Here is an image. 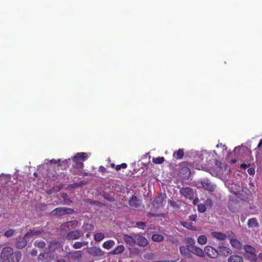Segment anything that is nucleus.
<instances>
[{
  "label": "nucleus",
  "instance_id": "nucleus-14",
  "mask_svg": "<svg viewBox=\"0 0 262 262\" xmlns=\"http://www.w3.org/2000/svg\"><path fill=\"white\" fill-rule=\"evenodd\" d=\"M29 237H25V235L20 238L17 242L15 244V247L18 249H22L27 245V238Z\"/></svg>",
  "mask_w": 262,
  "mask_h": 262
},
{
  "label": "nucleus",
  "instance_id": "nucleus-30",
  "mask_svg": "<svg viewBox=\"0 0 262 262\" xmlns=\"http://www.w3.org/2000/svg\"><path fill=\"white\" fill-rule=\"evenodd\" d=\"M165 159L163 157H158L157 158H153L152 161L154 163L157 164H161L164 162Z\"/></svg>",
  "mask_w": 262,
  "mask_h": 262
},
{
  "label": "nucleus",
  "instance_id": "nucleus-5",
  "mask_svg": "<svg viewBox=\"0 0 262 262\" xmlns=\"http://www.w3.org/2000/svg\"><path fill=\"white\" fill-rule=\"evenodd\" d=\"M74 164L72 166V168L70 169L71 173L73 175H79L82 172V170L84 167L83 162L76 161H73Z\"/></svg>",
  "mask_w": 262,
  "mask_h": 262
},
{
  "label": "nucleus",
  "instance_id": "nucleus-16",
  "mask_svg": "<svg viewBox=\"0 0 262 262\" xmlns=\"http://www.w3.org/2000/svg\"><path fill=\"white\" fill-rule=\"evenodd\" d=\"M88 158V155L85 152H78L72 157L73 161H79V160L84 161Z\"/></svg>",
  "mask_w": 262,
  "mask_h": 262
},
{
  "label": "nucleus",
  "instance_id": "nucleus-35",
  "mask_svg": "<svg viewBox=\"0 0 262 262\" xmlns=\"http://www.w3.org/2000/svg\"><path fill=\"white\" fill-rule=\"evenodd\" d=\"M14 232L15 231L13 229H9L5 232L4 235L7 237H10L14 234Z\"/></svg>",
  "mask_w": 262,
  "mask_h": 262
},
{
  "label": "nucleus",
  "instance_id": "nucleus-31",
  "mask_svg": "<svg viewBox=\"0 0 262 262\" xmlns=\"http://www.w3.org/2000/svg\"><path fill=\"white\" fill-rule=\"evenodd\" d=\"M207 237L205 235H200L198 238V242L201 245H204L207 242Z\"/></svg>",
  "mask_w": 262,
  "mask_h": 262
},
{
  "label": "nucleus",
  "instance_id": "nucleus-37",
  "mask_svg": "<svg viewBox=\"0 0 262 262\" xmlns=\"http://www.w3.org/2000/svg\"><path fill=\"white\" fill-rule=\"evenodd\" d=\"M127 168V164L125 163H122L120 165H117L115 167V169L116 171H119L121 168L125 169Z\"/></svg>",
  "mask_w": 262,
  "mask_h": 262
},
{
  "label": "nucleus",
  "instance_id": "nucleus-24",
  "mask_svg": "<svg viewBox=\"0 0 262 262\" xmlns=\"http://www.w3.org/2000/svg\"><path fill=\"white\" fill-rule=\"evenodd\" d=\"M115 245V242L113 240H108L103 243L102 246L104 249H110Z\"/></svg>",
  "mask_w": 262,
  "mask_h": 262
},
{
  "label": "nucleus",
  "instance_id": "nucleus-51",
  "mask_svg": "<svg viewBox=\"0 0 262 262\" xmlns=\"http://www.w3.org/2000/svg\"><path fill=\"white\" fill-rule=\"evenodd\" d=\"M147 215L148 216H158V214H155V213H150V212L147 213Z\"/></svg>",
  "mask_w": 262,
  "mask_h": 262
},
{
  "label": "nucleus",
  "instance_id": "nucleus-58",
  "mask_svg": "<svg viewBox=\"0 0 262 262\" xmlns=\"http://www.w3.org/2000/svg\"><path fill=\"white\" fill-rule=\"evenodd\" d=\"M32 254L36 255L37 253V251L36 250H33L32 252Z\"/></svg>",
  "mask_w": 262,
  "mask_h": 262
},
{
  "label": "nucleus",
  "instance_id": "nucleus-56",
  "mask_svg": "<svg viewBox=\"0 0 262 262\" xmlns=\"http://www.w3.org/2000/svg\"><path fill=\"white\" fill-rule=\"evenodd\" d=\"M111 167L112 168H115V167H116L115 164L114 163H111Z\"/></svg>",
  "mask_w": 262,
  "mask_h": 262
},
{
  "label": "nucleus",
  "instance_id": "nucleus-52",
  "mask_svg": "<svg viewBox=\"0 0 262 262\" xmlns=\"http://www.w3.org/2000/svg\"><path fill=\"white\" fill-rule=\"evenodd\" d=\"M262 146V139L260 140L259 143L257 145V148H260Z\"/></svg>",
  "mask_w": 262,
  "mask_h": 262
},
{
  "label": "nucleus",
  "instance_id": "nucleus-23",
  "mask_svg": "<svg viewBox=\"0 0 262 262\" xmlns=\"http://www.w3.org/2000/svg\"><path fill=\"white\" fill-rule=\"evenodd\" d=\"M184 156V150L183 149H179L177 151L173 152V157L174 158L179 160L181 159Z\"/></svg>",
  "mask_w": 262,
  "mask_h": 262
},
{
  "label": "nucleus",
  "instance_id": "nucleus-54",
  "mask_svg": "<svg viewBox=\"0 0 262 262\" xmlns=\"http://www.w3.org/2000/svg\"><path fill=\"white\" fill-rule=\"evenodd\" d=\"M257 257L262 260V253H259Z\"/></svg>",
  "mask_w": 262,
  "mask_h": 262
},
{
  "label": "nucleus",
  "instance_id": "nucleus-10",
  "mask_svg": "<svg viewBox=\"0 0 262 262\" xmlns=\"http://www.w3.org/2000/svg\"><path fill=\"white\" fill-rule=\"evenodd\" d=\"M43 230L42 227H38L33 228L25 234V237H30L33 235H39L43 232Z\"/></svg>",
  "mask_w": 262,
  "mask_h": 262
},
{
  "label": "nucleus",
  "instance_id": "nucleus-11",
  "mask_svg": "<svg viewBox=\"0 0 262 262\" xmlns=\"http://www.w3.org/2000/svg\"><path fill=\"white\" fill-rule=\"evenodd\" d=\"M180 192L183 195L189 199L192 198L194 195L193 189L189 187L182 188Z\"/></svg>",
  "mask_w": 262,
  "mask_h": 262
},
{
  "label": "nucleus",
  "instance_id": "nucleus-61",
  "mask_svg": "<svg viewBox=\"0 0 262 262\" xmlns=\"http://www.w3.org/2000/svg\"><path fill=\"white\" fill-rule=\"evenodd\" d=\"M83 176H88V173L85 172H83Z\"/></svg>",
  "mask_w": 262,
  "mask_h": 262
},
{
  "label": "nucleus",
  "instance_id": "nucleus-43",
  "mask_svg": "<svg viewBox=\"0 0 262 262\" xmlns=\"http://www.w3.org/2000/svg\"><path fill=\"white\" fill-rule=\"evenodd\" d=\"M83 227L85 229L89 230H92L94 229L93 226L90 224H84Z\"/></svg>",
  "mask_w": 262,
  "mask_h": 262
},
{
  "label": "nucleus",
  "instance_id": "nucleus-34",
  "mask_svg": "<svg viewBox=\"0 0 262 262\" xmlns=\"http://www.w3.org/2000/svg\"><path fill=\"white\" fill-rule=\"evenodd\" d=\"M198 210L199 212L204 213L206 210V207L205 205L200 204L198 205Z\"/></svg>",
  "mask_w": 262,
  "mask_h": 262
},
{
  "label": "nucleus",
  "instance_id": "nucleus-50",
  "mask_svg": "<svg viewBox=\"0 0 262 262\" xmlns=\"http://www.w3.org/2000/svg\"><path fill=\"white\" fill-rule=\"evenodd\" d=\"M60 161V159H58L57 160H54V159H52L51 160H50L51 163H54L55 164L58 163Z\"/></svg>",
  "mask_w": 262,
  "mask_h": 262
},
{
  "label": "nucleus",
  "instance_id": "nucleus-18",
  "mask_svg": "<svg viewBox=\"0 0 262 262\" xmlns=\"http://www.w3.org/2000/svg\"><path fill=\"white\" fill-rule=\"evenodd\" d=\"M202 185L204 188L206 190H208L210 191H213L214 190L215 187L208 180H204L202 182Z\"/></svg>",
  "mask_w": 262,
  "mask_h": 262
},
{
  "label": "nucleus",
  "instance_id": "nucleus-27",
  "mask_svg": "<svg viewBox=\"0 0 262 262\" xmlns=\"http://www.w3.org/2000/svg\"><path fill=\"white\" fill-rule=\"evenodd\" d=\"M70 253H71V256L73 258L78 259L81 257L82 252L81 250H78L73 251Z\"/></svg>",
  "mask_w": 262,
  "mask_h": 262
},
{
  "label": "nucleus",
  "instance_id": "nucleus-28",
  "mask_svg": "<svg viewBox=\"0 0 262 262\" xmlns=\"http://www.w3.org/2000/svg\"><path fill=\"white\" fill-rule=\"evenodd\" d=\"M151 238L153 241L157 242H162L164 239V237L162 235L159 234H153Z\"/></svg>",
  "mask_w": 262,
  "mask_h": 262
},
{
  "label": "nucleus",
  "instance_id": "nucleus-22",
  "mask_svg": "<svg viewBox=\"0 0 262 262\" xmlns=\"http://www.w3.org/2000/svg\"><path fill=\"white\" fill-rule=\"evenodd\" d=\"M189 247H190V246H188L187 247H185L184 246H181L180 247V251L181 254L183 256L189 257L190 256V254L189 253Z\"/></svg>",
  "mask_w": 262,
  "mask_h": 262
},
{
  "label": "nucleus",
  "instance_id": "nucleus-29",
  "mask_svg": "<svg viewBox=\"0 0 262 262\" xmlns=\"http://www.w3.org/2000/svg\"><path fill=\"white\" fill-rule=\"evenodd\" d=\"M181 224L184 227L187 229H191L192 230H195V227L192 226V223L191 222H182Z\"/></svg>",
  "mask_w": 262,
  "mask_h": 262
},
{
  "label": "nucleus",
  "instance_id": "nucleus-17",
  "mask_svg": "<svg viewBox=\"0 0 262 262\" xmlns=\"http://www.w3.org/2000/svg\"><path fill=\"white\" fill-rule=\"evenodd\" d=\"M211 234L213 237L220 241H224L227 238L226 234L220 232L213 231Z\"/></svg>",
  "mask_w": 262,
  "mask_h": 262
},
{
  "label": "nucleus",
  "instance_id": "nucleus-44",
  "mask_svg": "<svg viewBox=\"0 0 262 262\" xmlns=\"http://www.w3.org/2000/svg\"><path fill=\"white\" fill-rule=\"evenodd\" d=\"M99 171L102 173H107V171L103 166H100L99 167Z\"/></svg>",
  "mask_w": 262,
  "mask_h": 262
},
{
  "label": "nucleus",
  "instance_id": "nucleus-60",
  "mask_svg": "<svg viewBox=\"0 0 262 262\" xmlns=\"http://www.w3.org/2000/svg\"><path fill=\"white\" fill-rule=\"evenodd\" d=\"M236 160L235 159L232 160V163H236Z\"/></svg>",
  "mask_w": 262,
  "mask_h": 262
},
{
  "label": "nucleus",
  "instance_id": "nucleus-38",
  "mask_svg": "<svg viewBox=\"0 0 262 262\" xmlns=\"http://www.w3.org/2000/svg\"><path fill=\"white\" fill-rule=\"evenodd\" d=\"M101 251L99 248L94 247L89 251L90 253H101Z\"/></svg>",
  "mask_w": 262,
  "mask_h": 262
},
{
  "label": "nucleus",
  "instance_id": "nucleus-19",
  "mask_svg": "<svg viewBox=\"0 0 262 262\" xmlns=\"http://www.w3.org/2000/svg\"><path fill=\"white\" fill-rule=\"evenodd\" d=\"M230 244L231 246L238 250H241L242 248V244L236 238L230 239Z\"/></svg>",
  "mask_w": 262,
  "mask_h": 262
},
{
  "label": "nucleus",
  "instance_id": "nucleus-59",
  "mask_svg": "<svg viewBox=\"0 0 262 262\" xmlns=\"http://www.w3.org/2000/svg\"><path fill=\"white\" fill-rule=\"evenodd\" d=\"M191 241H192V242H194V241H193V239L192 238H189V240H188V242H189V243H190Z\"/></svg>",
  "mask_w": 262,
  "mask_h": 262
},
{
  "label": "nucleus",
  "instance_id": "nucleus-46",
  "mask_svg": "<svg viewBox=\"0 0 262 262\" xmlns=\"http://www.w3.org/2000/svg\"><path fill=\"white\" fill-rule=\"evenodd\" d=\"M248 172L250 175H253L255 173V169L253 168H250L248 169Z\"/></svg>",
  "mask_w": 262,
  "mask_h": 262
},
{
  "label": "nucleus",
  "instance_id": "nucleus-15",
  "mask_svg": "<svg viewBox=\"0 0 262 262\" xmlns=\"http://www.w3.org/2000/svg\"><path fill=\"white\" fill-rule=\"evenodd\" d=\"M219 254L227 256L231 253V250L225 246H219L218 248Z\"/></svg>",
  "mask_w": 262,
  "mask_h": 262
},
{
  "label": "nucleus",
  "instance_id": "nucleus-25",
  "mask_svg": "<svg viewBox=\"0 0 262 262\" xmlns=\"http://www.w3.org/2000/svg\"><path fill=\"white\" fill-rule=\"evenodd\" d=\"M137 196L135 195H133L131 198V199L129 200L128 204L130 206L136 208L139 206V205L137 203Z\"/></svg>",
  "mask_w": 262,
  "mask_h": 262
},
{
  "label": "nucleus",
  "instance_id": "nucleus-6",
  "mask_svg": "<svg viewBox=\"0 0 262 262\" xmlns=\"http://www.w3.org/2000/svg\"><path fill=\"white\" fill-rule=\"evenodd\" d=\"M164 200V196L162 193H160L155 198L152 202V205L157 209H160L163 207V202Z\"/></svg>",
  "mask_w": 262,
  "mask_h": 262
},
{
  "label": "nucleus",
  "instance_id": "nucleus-8",
  "mask_svg": "<svg viewBox=\"0 0 262 262\" xmlns=\"http://www.w3.org/2000/svg\"><path fill=\"white\" fill-rule=\"evenodd\" d=\"M205 253L209 257L212 258H216L219 255L217 250H216L212 246H207L204 249Z\"/></svg>",
  "mask_w": 262,
  "mask_h": 262
},
{
  "label": "nucleus",
  "instance_id": "nucleus-55",
  "mask_svg": "<svg viewBox=\"0 0 262 262\" xmlns=\"http://www.w3.org/2000/svg\"><path fill=\"white\" fill-rule=\"evenodd\" d=\"M57 262H66V261L63 259H58Z\"/></svg>",
  "mask_w": 262,
  "mask_h": 262
},
{
  "label": "nucleus",
  "instance_id": "nucleus-20",
  "mask_svg": "<svg viewBox=\"0 0 262 262\" xmlns=\"http://www.w3.org/2000/svg\"><path fill=\"white\" fill-rule=\"evenodd\" d=\"M228 262H243L242 257L237 255H232L228 258Z\"/></svg>",
  "mask_w": 262,
  "mask_h": 262
},
{
  "label": "nucleus",
  "instance_id": "nucleus-48",
  "mask_svg": "<svg viewBox=\"0 0 262 262\" xmlns=\"http://www.w3.org/2000/svg\"><path fill=\"white\" fill-rule=\"evenodd\" d=\"M250 166V164L243 163L241 165V167L243 169H246Z\"/></svg>",
  "mask_w": 262,
  "mask_h": 262
},
{
  "label": "nucleus",
  "instance_id": "nucleus-39",
  "mask_svg": "<svg viewBox=\"0 0 262 262\" xmlns=\"http://www.w3.org/2000/svg\"><path fill=\"white\" fill-rule=\"evenodd\" d=\"M227 237H228V238L230 241L231 239H234L236 238V236L233 232L230 231L227 232Z\"/></svg>",
  "mask_w": 262,
  "mask_h": 262
},
{
  "label": "nucleus",
  "instance_id": "nucleus-12",
  "mask_svg": "<svg viewBox=\"0 0 262 262\" xmlns=\"http://www.w3.org/2000/svg\"><path fill=\"white\" fill-rule=\"evenodd\" d=\"M189 249L190 252L193 253L194 254L198 256L203 257L204 256V251L202 249L198 247L190 246V247H189Z\"/></svg>",
  "mask_w": 262,
  "mask_h": 262
},
{
  "label": "nucleus",
  "instance_id": "nucleus-53",
  "mask_svg": "<svg viewBox=\"0 0 262 262\" xmlns=\"http://www.w3.org/2000/svg\"><path fill=\"white\" fill-rule=\"evenodd\" d=\"M85 184V182L83 181H80L78 184V186H82L83 184Z\"/></svg>",
  "mask_w": 262,
  "mask_h": 262
},
{
  "label": "nucleus",
  "instance_id": "nucleus-4",
  "mask_svg": "<svg viewBox=\"0 0 262 262\" xmlns=\"http://www.w3.org/2000/svg\"><path fill=\"white\" fill-rule=\"evenodd\" d=\"M136 233H132L130 234H124L123 235L122 238L124 242L132 247L137 245Z\"/></svg>",
  "mask_w": 262,
  "mask_h": 262
},
{
  "label": "nucleus",
  "instance_id": "nucleus-1",
  "mask_svg": "<svg viewBox=\"0 0 262 262\" xmlns=\"http://www.w3.org/2000/svg\"><path fill=\"white\" fill-rule=\"evenodd\" d=\"M21 253L18 251H14L12 248L7 246L4 247L1 253L2 262H19L21 258Z\"/></svg>",
  "mask_w": 262,
  "mask_h": 262
},
{
  "label": "nucleus",
  "instance_id": "nucleus-21",
  "mask_svg": "<svg viewBox=\"0 0 262 262\" xmlns=\"http://www.w3.org/2000/svg\"><path fill=\"white\" fill-rule=\"evenodd\" d=\"M125 250L124 246L122 245L117 246L111 252L114 255L120 254L123 252Z\"/></svg>",
  "mask_w": 262,
  "mask_h": 262
},
{
  "label": "nucleus",
  "instance_id": "nucleus-57",
  "mask_svg": "<svg viewBox=\"0 0 262 262\" xmlns=\"http://www.w3.org/2000/svg\"><path fill=\"white\" fill-rule=\"evenodd\" d=\"M85 236L86 238H89L90 236V233H86L85 235Z\"/></svg>",
  "mask_w": 262,
  "mask_h": 262
},
{
  "label": "nucleus",
  "instance_id": "nucleus-32",
  "mask_svg": "<svg viewBox=\"0 0 262 262\" xmlns=\"http://www.w3.org/2000/svg\"><path fill=\"white\" fill-rule=\"evenodd\" d=\"M105 236L104 234L102 233H97L94 235V239L96 242H100L102 241Z\"/></svg>",
  "mask_w": 262,
  "mask_h": 262
},
{
  "label": "nucleus",
  "instance_id": "nucleus-7",
  "mask_svg": "<svg viewBox=\"0 0 262 262\" xmlns=\"http://www.w3.org/2000/svg\"><path fill=\"white\" fill-rule=\"evenodd\" d=\"M83 235V233L81 231H72L67 233L66 235V239L69 241L77 239Z\"/></svg>",
  "mask_w": 262,
  "mask_h": 262
},
{
  "label": "nucleus",
  "instance_id": "nucleus-49",
  "mask_svg": "<svg viewBox=\"0 0 262 262\" xmlns=\"http://www.w3.org/2000/svg\"><path fill=\"white\" fill-rule=\"evenodd\" d=\"M64 200L65 202L66 203H67L68 204H71L72 203V201H71V200L69 198H64Z\"/></svg>",
  "mask_w": 262,
  "mask_h": 262
},
{
  "label": "nucleus",
  "instance_id": "nucleus-42",
  "mask_svg": "<svg viewBox=\"0 0 262 262\" xmlns=\"http://www.w3.org/2000/svg\"><path fill=\"white\" fill-rule=\"evenodd\" d=\"M104 199H105L107 201L111 202H113L115 201V199L113 196H112L108 194L105 195L104 196Z\"/></svg>",
  "mask_w": 262,
  "mask_h": 262
},
{
  "label": "nucleus",
  "instance_id": "nucleus-2",
  "mask_svg": "<svg viewBox=\"0 0 262 262\" xmlns=\"http://www.w3.org/2000/svg\"><path fill=\"white\" fill-rule=\"evenodd\" d=\"M244 249L245 251L246 256L248 258L252 261L256 262L257 259V256L255 248L251 245H245L244 246Z\"/></svg>",
  "mask_w": 262,
  "mask_h": 262
},
{
  "label": "nucleus",
  "instance_id": "nucleus-3",
  "mask_svg": "<svg viewBox=\"0 0 262 262\" xmlns=\"http://www.w3.org/2000/svg\"><path fill=\"white\" fill-rule=\"evenodd\" d=\"M74 210L72 208L68 207H58L53 210L51 214L54 216H62L65 214H72Z\"/></svg>",
  "mask_w": 262,
  "mask_h": 262
},
{
  "label": "nucleus",
  "instance_id": "nucleus-63",
  "mask_svg": "<svg viewBox=\"0 0 262 262\" xmlns=\"http://www.w3.org/2000/svg\"><path fill=\"white\" fill-rule=\"evenodd\" d=\"M34 176H37L36 173H35H35H34Z\"/></svg>",
  "mask_w": 262,
  "mask_h": 262
},
{
  "label": "nucleus",
  "instance_id": "nucleus-47",
  "mask_svg": "<svg viewBox=\"0 0 262 262\" xmlns=\"http://www.w3.org/2000/svg\"><path fill=\"white\" fill-rule=\"evenodd\" d=\"M197 219L196 214H193L189 216V219L192 221H195Z\"/></svg>",
  "mask_w": 262,
  "mask_h": 262
},
{
  "label": "nucleus",
  "instance_id": "nucleus-40",
  "mask_svg": "<svg viewBox=\"0 0 262 262\" xmlns=\"http://www.w3.org/2000/svg\"><path fill=\"white\" fill-rule=\"evenodd\" d=\"M36 245L38 248H43L46 246V243L43 241H38L36 242Z\"/></svg>",
  "mask_w": 262,
  "mask_h": 262
},
{
  "label": "nucleus",
  "instance_id": "nucleus-41",
  "mask_svg": "<svg viewBox=\"0 0 262 262\" xmlns=\"http://www.w3.org/2000/svg\"><path fill=\"white\" fill-rule=\"evenodd\" d=\"M136 226L139 228L144 229V227L146 226V224L143 222H139L136 223Z\"/></svg>",
  "mask_w": 262,
  "mask_h": 262
},
{
  "label": "nucleus",
  "instance_id": "nucleus-13",
  "mask_svg": "<svg viewBox=\"0 0 262 262\" xmlns=\"http://www.w3.org/2000/svg\"><path fill=\"white\" fill-rule=\"evenodd\" d=\"M77 222L76 221H71L62 224L61 226V229L63 230L67 231L69 230V227L74 228L77 225Z\"/></svg>",
  "mask_w": 262,
  "mask_h": 262
},
{
  "label": "nucleus",
  "instance_id": "nucleus-33",
  "mask_svg": "<svg viewBox=\"0 0 262 262\" xmlns=\"http://www.w3.org/2000/svg\"><path fill=\"white\" fill-rule=\"evenodd\" d=\"M87 244V242H76L73 245V247L75 249H79Z\"/></svg>",
  "mask_w": 262,
  "mask_h": 262
},
{
  "label": "nucleus",
  "instance_id": "nucleus-26",
  "mask_svg": "<svg viewBox=\"0 0 262 262\" xmlns=\"http://www.w3.org/2000/svg\"><path fill=\"white\" fill-rule=\"evenodd\" d=\"M248 225L250 228H255L258 226V224L255 218H252L249 220Z\"/></svg>",
  "mask_w": 262,
  "mask_h": 262
},
{
  "label": "nucleus",
  "instance_id": "nucleus-45",
  "mask_svg": "<svg viewBox=\"0 0 262 262\" xmlns=\"http://www.w3.org/2000/svg\"><path fill=\"white\" fill-rule=\"evenodd\" d=\"M45 256V253H44L40 254L38 255V256L37 257V260L38 261L44 260Z\"/></svg>",
  "mask_w": 262,
  "mask_h": 262
},
{
  "label": "nucleus",
  "instance_id": "nucleus-36",
  "mask_svg": "<svg viewBox=\"0 0 262 262\" xmlns=\"http://www.w3.org/2000/svg\"><path fill=\"white\" fill-rule=\"evenodd\" d=\"M180 173H182L183 174H190V170L188 167L184 166V167H182L181 168V169L180 170Z\"/></svg>",
  "mask_w": 262,
  "mask_h": 262
},
{
  "label": "nucleus",
  "instance_id": "nucleus-9",
  "mask_svg": "<svg viewBox=\"0 0 262 262\" xmlns=\"http://www.w3.org/2000/svg\"><path fill=\"white\" fill-rule=\"evenodd\" d=\"M137 245L141 247H146L148 244V241L146 238L142 235L141 233H136Z\"/></svg>",
  "mask_w": 262,
  "mask_h": 262
},
{
  "label": "nucleus",
  "instance_id": "nucleus-62",
  "mask_svg": "<svg viewBox=\"0 0 262 262\" xmlns=\"http://www.w3.org/2000/svg\"><path fill=\"white\" fill-rule=\"evenodd\" d=\"M68 160H70V159H69L68 160H65L64 161V162H65L66 163H67L68 162Z\"/></svg>",
  "mask_w": 262,
  "mask_h": 262
}]
</instances>
